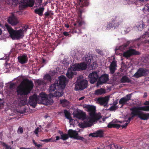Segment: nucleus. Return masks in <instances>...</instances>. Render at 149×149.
Masks as SVG:
<instances>
[{
  "mask_svg": "<svg viewBox=\"0 0 149 149\" xmlns=\"http://www.w3.org/2000/svg\"><path fill=\"white\" fill-rule=\"evenodd\" d=\"M26 86L22 83L17 87L16 91L17 95L20 96L26 95L30 93L33 88L34 85L32 81L28 79H24Z\"/></svg>",
  "mask_w": 149,
  "mask_h": 149,
  "instance_id": "1",
  "label": "nucleus"
},
{
  "mask_svg": "<svg viewBox=\"0 0 149 149\" xmlns=\"http://www.w3.org/2000/svg\"><path fill=\"white\" fill-rule=\"evenodd\" d=\"M5 26L8 30L11 38L13 40H18L22 38L24 36V32H26L28 28V26L25 25L19 30H15L13 29L7 23L5 24Z\"/></svg>",
  "mask_w": 149,
  "mask_h": 149,
  "instance_id": "2",
  "label": "nucleus"
},
{
  "mask_svg": "<svg viewBox=\"0 0 149 149\" xmlns=\"http://www.w3.org/2000/svg\"><path fill=\"white\" fill-rule=\"evenodd\" d=\"M58 85V81H55L54 84L50 86L49 91L50 97L52 96L58 98L63 95V90L64 89Z\"/></svg>",
  "mask_w": 149,
  "mask_h": 149,
  "instance_id": "3",
  "label": "nucleus"
},
{
  "mask_svg": "<svg viewBox=\"0 0 149 149\" xmlns=\"http://www.w3.org/2000/svg\"><path fill=\"white\" fill-rule=\"evenodd\" d=\"M90 116V118L89 121H84L83 123L80 124L81 128H84L90 127L91 126L93 123L96 120H99L100 117V116L95 113H91Z\"/></svg>",
  "mask_w": 149,
  "mask_h": 149,
  "instance_id": "4",
  "label": "nucleus"
},
{
  "mask_svg": "<svg viewBox=\"0 0 149 149\" xmlns=\"http://www.w3.org/2000/svg\"><path fill=\"white\" fill-rule=\"evenodd\" d=\"M146 107H134L130 109V110L131 111V114L136 116H137L139 118L142 112L140 111H146L147 109H146Z\"/></svg>",
  "mask_w": 149,
  "mask_h": 149,
  "instance_id": "5",
  "label": "nucleus"
},
{
  "mask_svg": "<svg viewBox=\"0 0 149 149\" xmlns=\"http://www.w3.org/2000/svg\"><path fill=\"white\" fill-rule=\"evenodd\" d=\"M149 73V70L143 68H140L134 74V76L136 78H138L142 77H146Z\"/></svg>",
  "mask_w": 149,
  "mask_h": 149,
  "instance_id": "6",
  "label": "nucleus"
},
{
  "mask_svg": "<svg viewBox=\"0 0 149 149\" xmlns=\"http://www.w3.org/2000/svg\"><path fill=\"white\" fill-rule=\"evenodd\" d=\"M120 19L119 17L115 16L114 18L112 19L111 22L109 23L107 27L112 28H116L122 22V21Z\"/></svg>",
  "mask_w": 149,
  "mask_h": 149,
  "instance_id": "7",
  "label": "nucleus"
},
{
  "mask_svg": "<svg viewBox=\"0 0 149 149\" xmlns=\"http://www.w3.org/2000/svg\"><path fill=\"white\" fill-rule=\"evenodd\" d=\"M88 81L85 79L78 81L76 84L74 90L75 91L82 90L86 88L88 86Z\"/></svg>",
  "mask_w": 149,
  "mask_h": 149,
  "instance_id": "8",
  "label": "nucleus"
},
{
  "mask_svg": "<svg viewBox=\"0 0 149 149\" xmlns=\"http://www.w3.org/2000/svg\"><path fill=\"white\" fill-rule=\"evenodd\" d=\"M87 67V65L85 63L83 62L80 63L75 64L71 67V69L73 71H80L86 69Z\"/></svg>",
  "mask_w": 149,
  "mask_h": 149,
  "instance_id": "9",
  "label": "nucleus"
},
{
  "mask_svg": "<svg viewBox=\"0 0 149 149\" xmlns=\"http://www.w3.org/2000/svg\"><path fill=\"white\" fill-rule=\"evenodd\" d=\"M109 80V75L107 74H104L102 75L100 77H99V79L97 81L96 86H99L100 85H102L106 83Z\"/></svg>",
  "mask_w": 149,
  "mask_h": 149,
  "instance_id": "10",
  "label": "nucleus"
},
{
  "mask_svg": "<svg viewBox=\"0 0 149 149\" xmlns=\"http://www.w3.org/2000/svg\"><path fill=\"white\" fill-rule=\"evenodd\" d=\"M140 53L134 49H130L123 53V56L124 57L128 58L133 55H139Z\"/></svg>",
  "mask_w": 149,
  "mask_h": 149,
  "instance_id": "11",
  "label": "nucleus"
},
{
  "mask_svg": "<svg viewBox=\"0 0 149 149\" xmlns=\"http://www.w3.org/2000/svg\"><path fill=\"white\" fill-rule=\"evenodd\" d=\"M90 82L91 84L95 83L99 79V75L97 73L95 72H93L90 74L88 76Z\"/></svg>",
  "mask_w": 149,
  "mask_h": 149,
  "instance_id": "12",
  "label": "nucleus"
},
{
  "mask_svg": "<svg viewBox=\"0 0 149 149\" xmlns=\"http://www.w3.org/2000/svg\"><path fill=\"white\" fill-rule=\"evenodd\" d=\"M72 114L74 117L79 119L84 120L86 117L85 113L81 110L78 111L77 110L73 112Z\"/></svg>",
  "mask_w": 149,
  "mask_h": 149,
  "instance_id": "13",
  "label": "nucleus"
},
{
  "mask_svg": "<svg viewBox=\"0 0 149 149\" xmlns=\"http://www.w3.org/2000/svg\"><path fill=\"white\" fill-rule=\"evenodd\" d=\"M38 99L36 95H34L29 97V104L33 108H35L37 103Z\"/></svg>",
  "mask_w": 149,
  "mask_h": 149,
  "instance_id": "14",
  "label": "nucleus"
},
{
  "mask_svg": "<svg viewBox=\"0 0 149 149\" xmlns=\"http://www.w3.org/2000/svg\"><path fill=\"white\" fill-rule=\"evenodd\" d=\"M132 94V93L127 94L125 96L123 97L120 100L119 103V104L122 105L121 107L126 104L127 102L131 100Z\"/></svg>",
  "mask_w": 149,
  "mask_h": 149,
  "instance_id": "15",
  "label": "nucleus"
},
{
  "mask_svg": "<svg viewBox=\"0 0 149 149\" xmlns=\"http://www.w3.org/2000/svg\"><path fill=\"white\" fill-rule=\"evenodd\" d=\"M26 1L24 0H22V3L20 5L22 8H24L29 6L32 7L34 4L35 1L34 0H29V1L26 3Z\"/></svg>",
  "mask_w": 149,
  "mask_h": 149,
  "instance_id": "16",
  "label": "nucleus"
},
{
  "mask_svg": "<svg viewBox=\"0 0 149 149\" xmlns=\"http://www.w3.org/2000/svg\"><path fill=\"white\" fill-rule=\"evenodd\" d=\"M109 100V97H100L97 99V101L101 106H103L104 107H107L108 102Z\"/></svg>",
  "mask_w": 149,
  "mask_h": 149,
  "instance_id": "17",
  "label": "nucleus"
},
{
  "mask_svg": "<svg viewBox=\"0 0 149 149\" xmlns=\"http://www.w3.org/2000/svg\"><path fill=\"white\" fill-rule=\"evenodd\" d=\"M58 81H58V86L64 89L66 85V78L64 76L61 75L58 77Z\"/></svg>",
  "mask_w": 149,
  "mask_h": 149,
  "instance_id": "18",
  "label": "nucleus"
},
{
  "mask_svg": "<svg viewBox=\"0 0 149 149\" xmlns=\"http://www.w3.org/2000/svg\"><path fill=\"white\" fill-rule=\"evenodd\" d=\"M8 22L12 26L17 25L18 23L17 19L13 14L9 17L8 19Z\"/></svg>",
  "mask_w": 149,
  "mask_h": 149,
  "instance_id": "19",
  "label": "nucleus"
},
{
  "mask_svg": "<svg viewBox=\"0 0 149 149\" xmlns=\"http://www.w3.org/2000/svg\"><path fill=\"white\" fill-rule=\"evenodd\" d=\"M17 58L19 62L22 64L27 63L28 61L27 56L25 54L19 56Z\"/></svg>",
  "mask_w": 149,
  "mask_h": 149,
  "instance_id": "20",
  "label": "nucleus"
},
{
  "mask_svg": "<svg viewBox=\"0 0 149 149\" xmlns=\"http://www.w3.org/2000/svg\"><path fill=\"white\" fill-rule=\"evenodd\" d=\"M103 134L104 133L103 131L99 130L96 131L95 133L90 134H89V136H92V137L102 138L103 137Z\"/></svg>",
  "mask_w": 149,
  "mask_h": 149,
  "instance_id": "21",
  "label": "nucleus"
},
{
  "mask_svg": "<svg viewBox=\"0 0 149 149\" xmlns=\"http://www.w3.org/2000/svg\"><path fill=\"white\" fill-rule=\"evenodd\" d=\"M82 11L81 10H79L78 12V17L77 19L76 22L78 24V26H81L83 24H85L84 21L82 19L81 17V14Z\"/></svg>",
  "mask_w": 149,
  "mask_h": 149,
  "instance_id": "22",
  "label": "nucleus"
},
{
  "mask_svg": "<svg viewBox=\"0 0 149 149\" xmlns=\"http://www.w3.org/2000/svg\"><path fill=\"white\" fill-rule=\"evenodd\" d=\"M84 107L87 109L88 111L89 112V116H91V113H95V107L92 105H87L85 106Z\"/></svg>",
  "mask_w": 149,
  "mask_h": 149,
  "instance_id": "23",
  "label": "nucleus"
},
{
  "mask_svg": "<svg viewBox=\"0 0 149 149\" xmlns=\"http://www.w3.org/2000/svg\"><path fill=\"white\" fill-rule=\"evenodd\" d=\"M68 134L70 137L75 139L77 136L78 135V133L75 130L70 129L68 130Z\"/></svg>",
  "mask_w": 149,
  "mask_h": 149,
  "instance_id": "24",
  "label": "nucleus"
},
{
  "mask_svg": "<svg viewBox=\"0 0 149 149\" xmlns=\"http://www.w3.org/2000/svg\"><path fill=\"white\" fill-rule=\"evenodd\" d=\"M116 67H117V64L116 61H113L111 63L109 68L110 72L111 74H113L114 73Z\"/></svg>",
  "mask_w": 149,
  "mask_h": 149,
  "instance_id": "25",
  "label": "nucleus"
},
{
  "mask_svg": "<svg viewBox=\"0 0 149 149\" xmlns=\"http://www.w3.org/2000/svg\"><path fill=\"white\" fill-rule=\"evenodd\" d=\"M92 57L88 55H86L83 58V60L86 62V64L87 65H90Z\"/></svg>",
  "mask_w": 149,
  "mask_h": 149,
  "instance_id": "26",
  "label": "nucleus"
},
{
  "mask_svg": "<svg viewBox=\"0 0 149 149\" xmlns=\"http://www.w3.org/2000/svg\"><path fill=\"white\" fill-rule=\"evenodd\" d=\"M74 25L75 27L72 30V33H81V31L80 29L79 28L77 27V26H78V27L80 26H78V23L77 22H76V23H74Z\"/></svg>",
  "mask_w": 149,
  "mask_h": 149,
  "instance_id": "27",
  "label": "nucleus"
},
{
  "mask_svg": "<svg viewBox=\"0 0 149 149\" xmlns=\"http://www.w3.org/2000/svg\"><path fill=\"white\" fill-rule=\"evenodd\" d=\"M105 90L101 88L96 90L95 91V94L97 95H100L105 93Z\"/></svg>",
  "mask_w": 149,
  "mask_h": 149,
  "instance_id": "28",
  "label": "nucleus"
},
{
  "mask_svg": "<svg viewBox=\"0 0 149 149\" xmlns=\"http://www.w3.org/2000/svg\"><path fill=\"white\" fill-rule=\"evenodd\" d=\"M120 81L121 83H129L131 82V80L127 76L124 75L121 78Z\"/></svg>",
  "mask_w": 149,
  "mask_h": 149,
  "instance_id": "29",
  "label": "nucleus"
},
{
  "mask_svg": "<svg viewBox=\"0 0 149 149\" xmlns=\"http://www.w3.org/2000/svg\"><path fill=\"white\" fill-rule=\"evenodd\" d=\"M139 118L142 120H147L149 118V113H145L142 112Z\"/></svg>",
  "mask_w": 149,
  "mask_h": 149,
  "instance_id": "30",
  "label": "nucleus"
},
{
  "mask_svg": "<svg viewBox=\"0 0 149 149\" xmlns=\"http://www.w3.org/2000/svg\"><path fill=\"white\" fill-rule=\"evenodd\" d=\"M44 10V7H40L38 9L35 10V13L38 14L40 16H42L43 15V13Z\"/></svg>",
  "mask_w": 149,
  "mask_h": 149,
  "instance_id": "31",
  "label": "nucleus"
},
{
  "mask_svg": "<svg viewBox=\"0 0 149 149\" xmlns=\"http://www.w3.org/2000/svg\"><path fill=\"white\" fill-rule=\"evenodd\" d=\"M79 4L80 5V7H82L87 6L88 5V2L86 0H80Z\"/></svg>",
  "mask_w": 149,
  "mask_h": 149,
  "instance_id": "32",
  "label": "nucleus"
},
{
  "mask_svg": "<svg viewBox=\"0 0 149 149\" xmlns=\"http://www.w3.org/2000/svg\"><path fill=\"white\" fill-rule=\"evenodd\" d=\"M71 70H72L71 68L70 70H69L66 74L67 77L69 79L72 78L74 76V72Z\"/></svg>",
  "mask_w": 149,
  "mask_h": 149,
  "instance_id": "33",
  "label": "nucleus"
},
{
  "mask_svg": "<svg viewBox=\"0 0 149 149\" xmlns=\"http://www.w3.org/2000/svg\"><path fill=\"white\" fill-rule=\"evenodd\" d=\"M40 98V97L42 100H47V95L45 93L42 92L40 93L39 96Z\"/></svg>",
  "mask_w": 149,
  "mask_h": 149,
  "instance_id": "34",
  "label": "nucleus"
},
{
  "mask_svg": "<svg viewBox=\"0 0 149 149\" xmlns=\"http://www.w3.org/2000/svg\"><path fill=\"white\" fill-rule=\"evenodd\" d=\"M60 103L62 104L63 107L67 106L69 105V102L65 99L60 100Z\"/></svg>",
  "mask_w": 149,
  "mask_h": 149,
  "instance_id": "35",
  "label": "nucleus"
},
{
  "mask_svg": "<svg viewBox=\"0 0 149 149\" xmlns=\"http://www.w3.org/2000/svg\"><path fill=\"white\" fill-rule=\"evenodd\" d=\"M26 102L27 100L26 99L20 100L19 102V104L20 106H24L26 104Z\"/></svg>",
  "mask_w": 149,
  "mask_h": 149,
  "instance_id": "36",
  "label": "nucleus"
},
{
  "mask_svg": "<svg viewBox=\"0 0 149 149\" xmlns=\"http://www.w3.org/2000/svg\"><path fill=\"white\" fill-rule=\"evenodd\" d=\"M64 113L66 118L68 119H70L71 118L70 113L66 109L64 110Z\"/></svg>",
  "mask_w": 149,
  "mask_h": 149,
  "instance_id": "37",
  "label": "nucleus"
},
{
  "mask_svg": "<svg viewBox=\"0 0 149 149\" xmlns=\"http://www.w3.org/2000/svg\"><path fill=\"white\" fill-rule=\"evenodd\" d=\"M44 79L49 81H51L52 80L51 76L49 74H46L45 75L44 77Z\"/></svg>",
  "mask_w": 149,
  "mask_h": 149,
  "instance_id": "38",
  "label": "nucleus"
},
{
  "mask_svg": "<svg viewBox=\"0 0 149 149\" xmlns=\"http://www.w3.org/2000/svg\"><path fill=\"white\" fill-rule=\"evenodd\" d=\"M61 139L63 140H65L68 139L69 138V135L66 134H63L61 135Z\"/></svg>",
  "mask_w": 149,
  "mask_h": 149,
  "instance_id": "39",
  "label": "nucleus"
},
{
  "mask_svg": "<svg viewBox=\"0 0 149 149\" xmlns=\"http://www.w3.org/2000/svg\"><path fill=\"white\" fill-rule=\"evenodd\" d=\"M143 104L145 106L143 107H146L147 109L146 111H149V101H146Z\"/></svg>",
  "mask_w": 149,
  "mask_h": 149,
  "instance_id": "40",
  "label": "nucleus"
},
{
  "mask_svg": "<svg viewBox=\"0 0 149 149\" xmlns=\"http://www.w3.org/2000/svg\"><path fill=\"white\" fill-rule=\"evenodd\" d=\"M117 121L113 120L112 122H110L108 125L107 127L109 128H111L112 127L113 128V125L114 123H117Z\"/></svg>",
  "mask_w": 149,
  "mask_h": 149,
  "instance_id": "41",
  "label": "nucleus"
},
{
  "mask_svg": "<svg viewBox=\"0 0 149 149\" xmlns=\"http://www.w3.org/2000/svg\"><path fill=\"white\" fill-rule=\"evenodd\" d=\"M18 0H9V4H15L17 5L18 3Z\"/></svg>",
  "mask_w": 149,
  "mask_h": 149,
  "instance_id": "42",
  "label": "nucleus"
},
{
  "mask_svg": "<svg viewBox=\"0 0 149 149\" xmlns=\"http://www.w3.org/2000/svg\"><path fill=\"white\" fill-rule=\"evenodd\" d=\"M36 83L38 84V85H41L43 84L44 82L43 80L38 79L36 80Z\"/></svg>",
  "mask_w": 149,
  "mask_h": 149,
  "instance_id": "43",
  "label": "nucleus"
},
{
  "mask_svg": "<svg viewBox=\"0 0 149 149\" xmlns=\"http://www.w3.org/2000/svg\"><path fill=\"white\" fill-rule=\"evenodd\" d=\"M118 107L117 106H112L109 108V110L111 111H115L116 110Z\"/></svg>",
  "mask_w": 149,
  "mask_h": 149,
  "instance_id": "44",
  "label": "nucleus"
},
{
  "mask_svg": "<svg viewBox=\"0 0 149 149\" xmlns=\"http://www.w3.org/2000/svg\"><path fill=\"white\" fill-rule=\"evenodd\" d=\"M83 79V77L82 76H79L77 77V80L76 82V84H77L78 81H81Z\"/></svg>",
  "mask_w": 149,
  "mask_h": 149,
  "instance_id": "45",
  "label": "nucleus"
},
{
  "mask_svg": "<svg viewBox=\"0 0 149 149\" xmlns=\"http://www.w3.org/2000/svg\"><path fill=\"white\" fill-rule=\"evenodd\" d=\"M96 51L97 52L98 54H100L101 55H103V52L100 49H97L96 50Z\"/></svg>",
  "mask_w": 149,
  "mask_h": 149,
  "instance_id": "46",
  "label": "nucleus"
},
{
  "mask_svg": "<svg viewBox=\"0 0 149 149\" xmlns=\"http://www.w3.org/2000/svg\"><path fill=\"white\" fill-rule=\"evenodd\" d=\"M75 139H77V140H82V141H83L85 139L84 138L81 136H77V137H76V138Z\"/></svg>",
  "mask_w": 149,
  "mask_h": 149,
  "instance_id": "47",
  "label": "nucleus"
},
{
  "mask_svg": "<svg viewBox=\"0 0 149 149\" xmlns=\"http://www.w3.org/2000/svg\"><path fill=\"white\" fill-rule=\"evenodd\" d=\"M52 139H45L41 140L40 141L42 142H50L51 140Z\"/></svg>",
  "mask_w": 149,
  "mask_h": 149,
  "instance_id": "48",
  "label": "nucleus"
},
{
  "mask_svg": "<svg viewBox=\"0 0 149 149\" xmlns=\"http://www.w3.org/2000/svg\"><path fill=\"white\" fill-rule=\"evenodd\" d=\"M4 105V102L2 99H0V108L3 107Z\"/></svg>",
  "mask_w": 149,
  "mask_h": 149,
  "instance_id": "49",
  "label": "nucleus"
},
{
  "mask_svg": "<svg viewBox=\"0 0 149 149\" xmlns=\"http://www.w3.org/2000/svg\"><path fill=\"white\" fill-rule=\"evenodd\" d=\"M120 127V125L119 124L114 123L113 128H116L118 129Z\"/></svg>",
  "mask_w": 149,
  "mask_h": 149,
  "instance_id": "50",
  "label": "nucleus"
},
{
  "mask_svg": "<svg viewBox=\"0 0 149 149\" xmlns=\"http://www.w3.org/2000/svg\"><path fill=\"white\" fill-rule=\"evenodd\" d=\"M38 5V6H40L42 5V0H37Z\"/></svg>",
  "mask_w": 149,
  "mask_h": 149,
  "instance_id": "51",
  "label": "nucleus"
},
{
  "mask_svg": "<svg viewBox=\"0 0 149 149\" xmlns=\"http://www.w3.org/2000/svg\"><path fill=\"white\" fill-rule=\"evenodd\" d=\"M39 128L38 127L35 130L34 132L36 134H38L39 132Z\"/></svg>",
  "mask_w": 149,
  "mask_h": 149,
  "instance_id": "52",
  "label": "nucleus"
},
{
  "mask_svg": "<svg viewBox=\"0 0 149 149\" xmlns=\"http://www.w3.org/2000/svg\"><path fill=\"white\" fill-rule=\"evenodd\" d=\"M18 131L19 132L20 134H22L23 132V129L22 127H19L18 130Z\"/></svg>",
  "mask_w": 149,
  "mask_h": 149,
  "instance_id": "53",
  "label": "nucleus"
},
{
  "mask_svg": "<svg viewBox=\"0 0 149 149\" xmlns=\"http://www.w3.org/2000/svg\"><path fill=\"white\" fill-rule=\"evenodd\" d=\"M128 124V123H126L124 125H121V127L123 128H125Z\"/></svg>",
  "mask_w": 149,
  "mask_h": 149,
  "instance_id": "54",
  "label": "nucleus"
},
{
  "mask_svg": "<svg viewBox=\"0 0 149 149\" xmlns=\"http://www.w3.org/2000/svg\"><path fill=\"white\" fill-rule=\"evenodd\" d=\"M128 46V45L126 44H125L121 46V48H123V49H125V48L127 47Z\"/></svg>",
  "mask_w": 149,
  "mask_h": 149,
  "instance_id": "55",
  "label": "nucleus"
},
{
  "mask_svg": "<svg viewBox=\"0 0 149 149\" xmlns=\"http://www.w3.org/2000/svg\"><path fill=\"white\" fill-rule=\"evenodd\" d=\"M63 35L65 36H68L69 35V34L68 32H66V31H64L63 33Z\"/></svg>",
  "mask_w": 149,
  "mask_h": 149,
  "instance_id": "56",
  "label": "nucleus"
},
{
  "mask_svg": "<svg viewBox=\"0 0 149 149\" xmlns=\"http://www.w3.org/2000/svg\"><path fill=\"white\" fill-rule=\"evenodd\" d=\"M118 102L117 100H116L113 102V106H116V105L117 104Z\"/></svg>",
  "mask_w": 149,
  "mask_h": 149,
  "instance_id": "57",
  "label": "nucleus"
},
{
  "mask_svg": "<svg viewBox=\"0 0 149 149\" xmlns=\"http://www.w3.org/2000/svg\"><path fill=\"white\" fill-rule=\"evenodd\" d=\"M44 15L45 16H49L50 15V13L48 12H47L45 13Z\"/></svg>",
  "mask_w": 149,
  "mask_h": 149,
  "instance_id": "58",
  "label": "nucleus"
},
{
  "mask_svg": "<svg viewBox=\"0 0 149 149\" xmlns=\"http://www.w3.org/2000/svg\"><path fill=\"white\" fill-rule=\"evenodd\" d=\"M131 119L129 117L128 118V120H127L126 121V122H127L126 123H129L130 122L131 120Z\"/></svg>",
  "mask_w": 149,
  "mask_h": 149,
  "instance_id": "59",
  "label": "nucleus"
},
{
  "mask_svg": "<svg viewBox=\"0 0 149 149\" xmlns=\"http://www.w3.org/2000/svg\"><path fill=\"white\" fill-rule=\"evenodd\" d=\"M14 84H11L10 85V86H9L10 88H13V86H14Z\"/></svg>",
  "mask_w": 149,
  "mask_h": 149,
  "instance_id": "60",
  "label": "nucleus"
},
{
  "mask_svg": "<svg viewBox=\"0 0 149 149\" xmlns=\"http://www.w3.org/2000/svg\"><path fill=\"white\" fill-rule=\"evenodd\" d=\"M35 146H36L38 148H40V147H42V145H41L40 144H37V143Z\"/></svg>",
  "mask_w": 149,
  "mask_h": 149,
  "instance_id": "61",
  "label": "nucleus"
},
{
  "mask_svg": "<svg viewBox=\"0 0 149 149\" xmlns=\"http://www.w3.org/2000/svg\"><path fill=\"white\" fill-rule=\"evenodd\" d=\"M5 149H10V148H11L10 146H8V145H7L6 146H5Z\"/></svg>",
  "mask_w": 149,
  "mask_h": 149,
  "instance_id": "62",
  "label": "nucleus"
},
{
  "mask_svg": "<svg viewBox=\"0 0 149 149\" xmlns=\"http://www.w3.org/2000/svg\"><path fill=\"white\" fill-rule=\"evenodd\" d=\"M132 116L130 117V118L131 120H132L134 119V117L136 116H135L134 115H131Z\"/></svg>",
  "mask_w": 149,
  "mask_h": 149,
  "instance_id": "63",
  "label": "nucleus"
},
{
  "mask_svg": "<svg viewBox=\"0 0 149 149\" xmlns=\"http://www.w3.org/2000/svg\"><path fill=\"white\" fill-rule=\"evenodd\" d=\"M20 149H33L31 148H25L24 147H21L20 148Z\"/></svg>",
  "mask_w": 149,
  "mask_h": 149,
  "instance_id": "64",
  "label": "nucleus"
}]
</instances>
